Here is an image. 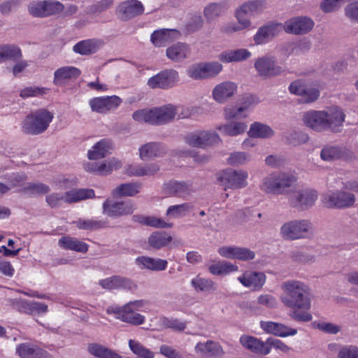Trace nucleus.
<instances>
[{"instance_id": "nucleus-1", "label": "nucleus", "mask_w": 358, "mask_h": 358, "mask_svg": "<svg viewBox=\"0 0 358 358\" xmlns=\"http://www.w3.org/2000/svg\"><path fill=\"white\" fill-rule=\"evenodd\" d=\"M282 293V303L292 309L289 317L297 322H310L312 315L308 312L311 307L310 290L303 282L297 280H288L281 285Z\"/></svg>"}, {"instance_id": "nucleus-2", "label": "nucleus", "mask_w": 358, "mask_h": 358, "mask_svg": "<svg viewBox=\"0 0 358 358\" xmlns=\"http://www.w3.org/2000/svg\"><path fill=\"white\" fill-rule=\"evenodd\" d=\"M78 7L72 3L64 5L57 0H36L28 5V11L34 17L57 16L67 18L75 15Z\"/></svg>"}, {"instance_id": "nucleus-3", "label": "nucleus", "mask_w": 358, "mask_h": 358, "mask_svg": "<svg viewBox=\"0 0 358 358\" xmlns=\"http://www.w3.org/2000/svg\"><path fill=\"white\" fill-rule=\"evenodd\" d=\"M179 106L173 104H166L150 109H141L135 111L132 118L140 123L160 126L173 122L178 114Z\"/></svg>"}, {"instance_id": "nucleus-4", "label": "nucleus", "mask_w": 358, "mask_h": 358, "mask_svg": "<svg viewBox=\"0 0 358 358\" xmlns=\"http://www.w3.org/2000/svg\"><path fill=\"white\" fill-rule=\"evenodd\" d=\"M54 117L53 114L45 108L31 112L22 122V130L29 135H38L45 132Z\"/></svg>"}, {"instance_id": "nucleus-5", "label": "nucleus", "mask_w": 358, "mask_h": 358, "mask_svg": "<svg viewBox=\"0 0 358 358\" xmlns=\"http://www.w3.org/2000/svg\"><path fill=\"white\" fill-rule=\"evenodd\" d=\"M296 181V178L292 175L285 173H272L262 178L259 189L267 194H284L287 192L286 189Z\"/></svg>"}, {"instance_id": "nucleus-6", "label": "nucleus", "mask_w": 358, "mask_h": 358, "mask_svg": "<svg viewBox=\"0 0 358 358\" xmlns=\"http://www.w3.org/2000/svg\"><path fill=\"white\" fill-rule=\"evenodd\" d=\"M313 234V224L308 220H292L282 224L280 236L286 241L308 238Z\"/></svg>"}, {"instance_id": "nucleus-7", "label": "nucleus", "mask_w": 358, "mask_h": 358, "mask_svg": "<svg viewBox=\"0 0 358 358\" xmlns=\"http://www.w3.org/2000/svg\"><path fill=\"white\" fill-rule=\"evenodd\" d=\"M318 199V192L312 188H297L292 191L288 196V204L291 208L304 211L311 208Z\"/></svg>"}, {"instance_id": "nucleus-8", "label": "nucleus", "mask_w": 358, "mask_h": 358, "mask_svg": "<svg viewBox=\"0 0 358 358\" xmlns=\"http://www.w3.org/2000/svg\"><path fill=\"white\" fill-rule=\"evenodd\" d=\"M223 69L218 62H200L189 66L186 73L190 78L201 80L216 77Z\"/></svg>"}, {"instance_id": "nucleus-9", "label": "nucleus", "mask_w": 358, "mask_h": 358, "mask_svg": "<svg viewBox=\"0 0 358 358\" xmlns=\"http://www.w3.org/2000/svg\"><path fill=\"white\" fill-rule=\"evenodd\" d=\"M259 102L260 100L256 95L245 94L240 100V106H227L224 108V118L225 120L246 118L248 117L246 111L250 108L257 105Z\"/></svg>"}, {"instance_id": "nucleus-10", "label": "nucleus", "mask_w": 358, "mask_h": 358, "mask_svg": "<svg viewBox=\"0 0 358 358\" xmlns=\"http://www.w3.org/2000/svg\"><path fill=\"white\" fill-rule=\"evenodd\" d=\"M356 197L354 194L345 190H336L326 193L322 202L329 208H348L354 206Z\"/></svg>"}, {"instance_id": "nucleus-11", "label": "nucleus", "mask_w": 358, "mask_h": 358, "mask_svg": "<svg viewBox=\"0 0 358 358\" xmlns=\"http://www.w3.org/2000/svg\"><path fill=\"white\" fill-rule=\"evenodd\" d=\"M266 8V3L263 0L248 1L243 3L236 10L238 22L244 27H250L251 22L248 17L261 13Z\"/></svg>"}, {"instance_id": "nucleus-12", "label": "nucleus", "mask_w": 358, "mask_h": 358, "mask_svg": "<svg viewBox=\"0 0 358 358\" xmlns=\"http://www.w3.org/2000/svg\"><path fill=\"white\" fill-rule=\"evenodd\" d=\"M184 141L192 147L200 148L221 142L218 134L210 131H198L188 134L184 136Z\"/></svg>"}, {"instance_id": "nucleus-13", "label": "nucleus", "mask_w": 358, "mask_h": 358, "mask_svg": "<svg viewBox=\"0 0 358 358\" xmlns=\"http://www.w3.org/2000/svg\"><path fill=\"white\" fill-rule=\"evenodd\" d=\"M248 173L244 170H226L223 171L219 180L224 188L241 189L248 185Z\"/></svg>"}, {"instance_id": "nucleus-14", "label": "nucleus", "mask_w": 358, "mask_h": 358, "mask_svg": "<svg viewBox=\"0 0 358 358\" xmlns=\"http://www.w3.org/2000/svg\"><path fill=\"white\" fill-rule=\"evenodd\" d=\"M314 27V22L306 16L292 17L285 22L282 29L289 34L304 35L310 31Z\"/></svg>"}, {"instance_id": "nucleus-15", "label": "nucleus", "mask_w": 358, "mask_h": 358, "mask_svg": "<svg viewBox=\"0 0 358 358\" xmlns=\"http://www.w3.org/2000/svg\"><path fill=\"white\" fill-rule=\"evenodd\" d=\"M145 305L143 300H136L127 303L122 306V313L119 317L121 321L138 326L145 322V317L136 311L139 310Z\"/></svg>"}, {"instance_id": "nucleus-16", "label": "nucleus", "mask_w": 358, "mask_h": 358, "mask_svg": "<svg viewBox=\"0 0 358 358\" xmlns=\"http://www.w3.org/2000/svg\"><path fill=\"white\" fill-rule=\"evenodd\" d=\"M327 130L338 132L345 120V114L342 108L331 106L322 110Z\"/></svg>"}, {"instance_id": "nucleus-17", "label": "nucleus", "mask_w": 358, "mask_h": 358, "mask_svg": "<svg viewBox=\"0 0 358 358\" xmlns=\"http://www.w3.org/2000/svg\"><path fill=\"white\" fill-rule=\"evenodd\" d=\"M254 66L258 75L264 78L278 76L284 71L282 67L277 64L273 57H259L255 61Z\"/></svg>"}, {"instance_id": "nucleus-18", "label": "nucleus", "mask_w": 358, "mask_h": 358, "mask_svg": "<svg viewBox=\"0 0 358 358\" xmlns=\"http://www.w3.org/2000/svg\"><path fill=\"white\" fill-rule=\"evenodd\" d=\"M179 80L178 73L174 69H166L151 77L148 85L152 88L169 89L175 86Z\"/></svg>"}, {"instance_id": "nucleus-19", "label": "nucleus", "mask_w": 358, "mask_h": 358, "mask_svg": "<svg viewBox=\"0 0 358 358\" xmlns=\"http://www.w3.org/2000/svg\"><path fill=\"white\" fill-rule=\"evenodd\" d=\"M136 206L132 201H112L107 199L103 204V212L110 217L131 215Z\"/></svg>"}, {"instance_id": "nucleus-20", "label": "nucleus", "mask_w": 358, "mask_h": 358, "mask_svg": "<svg viewBox=\"0 0 358 358\" xmlns=\"http://www.w3.org/2000/svg\"><path fill=\"white\" fill-rule=\"evenodd\" d=\"M167 150L166 146L161 142H148L139 147V158L142 161H150L163 157L167 153Z\"/></svg>"}, {"instance_id": "nucleus-21", "label": "nucleus", "mask_w": 358, "mask_h": 358, "mask_svg": "<svg viewBox=\"0 0 358 358\" xmlns=\"http://www.w3.org/2000/svg\"><path fill=\"white\" fill-rule=\"evenodd\" d=\"M236 83L224 81L215 85L212 90V97L215 102L223 104L231 99L237 92Z\"/></svg>"}, {"instance_id": "nucleus-22", "label": "nucleus", "mask_w": 358, "mask_h": 358, "mask_svg": "<svg viewBox=\"0 0 358 358\" xmlns=\"http://www.w3.org/2000/svg\"><path fill=\"white\" fill-rule=\"evenodd\" d=\"M194 351L201 357L206 358H222L225 355L222 345L213 340L199 342L194 347Z\"/></svg>"}, {"instance_id": "nucleus-23", "label": "nucleus", "mask_w": 358, "mask_h": 358, "mask_svg": "<svg viewBox=\"0 0 358 358\" xmlns=\"http://www.w3.org/2000/svg\"><path fill=\"white\" fill-rule=\"evenodd\" d=\"M121 102V99L117 96L96 97L90 101V106L93 111L105 113L117 108Z\"/></svg>"}, {"instance_id": "nucleus-24", "label": "nucleus", "mask_w": 358, "mask_h": 358, "mask_svg": "<svg viewBox=\"0 0 358 358\" xmlns=\"http://www.w3.org/2000/svg\"><path fill=\"white\" fill-rule=\"evenodd\" d=\"M120 17L122 20H129L143 13L144 7L138 0H126L117 8Z\"/></svg>"}, {"instance_id": "nucleus-25", "label": "nucleus", "mask_w": 358, "mask_h": 358, "mask_svg": "<svg viewBox=\"0 0 358 358\" xmlns=\"http://www.w3.org/2000/svg\"><path fill=\"white\" fill-rule=\"evenodd\" d=\"M282 24L280 23H271L260 27L253 37L255 43L257 45H262L270 41L279 35L282 31Z\"/></svg>"}, {"instance_id": "nucleus-26", "label": "nucleus", "mask_w": 358, "mask_h": 358, "mask_svg": "<svg viewBox=\"0 0 358 358\" xmlns=\"http://www.w3.org/2000/svg\"><path fill=\"white\" fill-rule=\"evenodd\" d=\"M302 121L306 127L315 131H327L322 110H310L304 112L302 115Z\"/></svg>"}, {"instance_id": "nucleus-27", "label": "nucleus", "mask_w": 358, "mask_h": 358, "mask_svg": "<svg viewBox=\"0 0 358 358\" xmlns=\"http://www.w3.org/2000/svg\"><path fill=\"white\" fill-rule=\"evenodd\" d=\"M238 280L245 287L252 290H259L266 282V275L262 272L247 271L238 278Z\"/></svg>"}, {"instance_id": "nucleus-28", "label": "nucleus", "mask_w": 358, "mask_h": 358, "mask_svg": "<svg viewBox=\"0 0 358 358\" xmlns=\"http://www.w3.org/2000/svg\"><path fill=\"white\" fill-rule=\"evenodd\" d=\"M80 74L81 71L75 66H62L55 71L53 83L57 86H62L69 81L77 79Z\"/></svg>"}, {"instance_id": "nucleus-29", "label": "nucleus", "mask_w": 358, "mask_h": 358, "mask_svg": "<svg viewBox=\"0 0 358 358\" xmlns=\"http://www.w3.org/2000/svg\"><path fill=\"white\" fill-rule=\"evenodd\" d=\"M99 285L106 289H124L132 290L136 285L129 278L120 275H113L99 280Z\"/></svg>"}, {"instance_id": "nucleus-30", "label": "nucleus", "mask_w": 358, "mask_h": 358, "mask_svg": "<svg viewBox=\"0 0 358 358\" xmlns=\"http://www.w3.org/2000/svg\"><path fill=\"white\" fill-rule=\"evenodd\" d=\"M239 341L244 348L255 354L266 355L270 352V350L266 345V341L263 342L257 338L243 335L241 336Z\"/></svg>"}, {"instance_id": "nucleus-31", "label": "nucleus", "mask_w": 358, "mask_h": 358, "mask_svg": "<svg viewBox=\"0 0 358 358\" xmlns=\"http://www.w3.org/2000/svg\"><path fill=\"white\" fill-rule=\"evenodd\" d=\"M191 55L190 46L185 43L178 42L169 46L166 50V57L173 62H182L189 58Z\"/></svg>"}, {"instance_id": "nucleus-32", "label": "nucleus", "mask_w": 358, "mask_h": 358, "mask_svg": "<svg viewBox=\"0 0 358 358\" xmlns=\"http://www.w3.org/2000/svg\"><path fill=\"white\" fill-rule=\"evenodd\" d=\"M113 149V141L103 138L95 143L87 152V157L90 160H97L106 157Z\"/></svg>"}, {"instance_id": "nucleus-33", "label": "nucleus", "mask_w": 358, "mask_h": 358, "mask_svg": "<svg viewBox=\"0 0 358 358\" xmlns=\"http://www.w3.org/2000/svg\"><path fill=\"white\" fill-rule=\"evenodd\" d=\"M103 45V42L100 39H87L75 44L73 51L80 55H90L96 52Z\"/></svg>"}, {"instance_id": "nucleus-34", "label": "nucleus", "mask_w": 358, "mask_h": 358, "mask_svg": "<svg viewBox=\"0 0 358 358\" xmlns=\"http://www.w3.org/2000/svg\"><path fill=\"white\" fill-rule=\"evenodd\" d=\"M251 55L248 50L239 48L223 51L218 55V59L224 63L241 62L247 60Z\"/></svg>"}, {"instance_id": "nucleus-35", "label": "nucleus", "mask_w": 358, "mask_h": 358, "mask_svg": "<svg viewBox=\"0 0 358 358\" xmlns=\"http://www.w3.org/2000/svg\"><path fill=\"white\" fill-rule=\"evenodd\" d=\"M229 122L220 124L217 129L223 134L227 136H237L245 133L248 126L243 121L238 120H227Z\"/></svg>"}, {"instance_id": "nucleus-36", "label": "nucleus", "mask_w": 358, "mask_h": 358, "mask_svg": "<svg viewBox=\"0 0 358 358\" xmlns=\"http://www.w3.org/2000/svg\"><path fill=\"white\" fill-rule=\"evenodd\" d=\"M261 327L266 331L280 337L294 336L296 334L297 330L287 327L283 324L273 322H262Z\"/></svg>"}, {"instance_id": "nucleus-37", "label": "nucleus", "mask_w": 358, "mask_h": 358, "mask_svg": "<svg viewBox=\"0 0 358 358\" xmlns=\"http://www.w3.org/2000/svg\"><path fill=\"white\" fill-rule=\"evenodd\" d=\"M136 265L141 269H148L151 271H164L168 265L165 259H155L153 257L141 256L136 259Z\"/></svg>"}, {"instance_id": "nucleus-38", "label": "nucleus", "mask_w": 358, "mask_h": 358, "mask_svg": "<svg viewBox=\"0 0 358 358\" xmlns=\"http://www.w3.org/2000/svg\"><path fill=\"white\" fill-rule=\"evenodd\" d=\"M16 353L21 358H49L46 351L29 343L18 345L16 348Z\"/></svg>"}, {"instance_id": "nucleus-39", "label": "nucleus", "mask_w": 358, "mask_h": 358, "mask_svg": "<svg viewBox=\"0 0 358 358\" xmlns=\"http://www.w3.org/2000/svg\"><path fill=\"white\" fill-rule=\"evenodd\" d=\"M180 34L176 29L155 31L151 36V41L157 47L164 46L167 43L178 38Z\"/></svg>"}, {"instance_id": "nucleus-40", "label": "nucleus", "mask_w": 358, "mask_h": 358, "mask_svg": "<svg viewBox=\"0 0 358 358\" xmlns=\"http://www.w3.org/2000/svg\"><path fill=\"white\" fill-rule=\"evenodd\" d=\"M173 237L165 231H157L152 233L148 238V243L150 248L160 250L168 246L172 241Z\"/></svg>"}, {"instance_id": "nucleus-41", "label": "nucleus", "mask_w": 358, "mask_h": 358, "mask_svg": "<svg viewBox=\"0 0 358 358\" xmlns=\"http://www.w3.org/2000/svg\"><path fill=\"white\" fill-rule=\"evenodd\" d=\"M58 245L65 250H73L78 252L85 253L88 250L87 243L68 236L60 238L58 241Z\"/></svg>"}, {"instance_id": "nucleus-42", "label": "nucleus", "mask_w": 358, "mask_h": 358, "mask_svg": "<svg viewBox=\"0 0 358 358\" xmlns=\"http://www.w3.org/2000/svg\"><path fill=\"white\" fill-rule=\"evenodd\" d=\"M248 134L252 138H268L274 135V131L266 124L255 122L251 124Z\"/></svg>"}, {"instance_id": "nucleus-43", "label": "nucleus", "mask_w": 358, "mask_h": 358, "mask_svg": "<svg viewBox=\"0 0 358 358\" xmlns=\"http://www.w3.org/2000/svg\"><path fill=\"white\" fill-rule=\"evenodd\" d=\"M141 188V184L139 182L123 183L115 188L112 194L117 197L134 196L140 192Z\"/></svg>"}, {"instance_id": "nucleus-44", "label": "nucleus", "mask_w": 358, "mask_h": 358, "mask_svg": "<svg viewBox=\"0 0 358 358\" xmlns=\"http://www.w3.org/2000/svg\"><path fill=\"white\" fill-rule=\"evenodd\" d=\"M167 188L171 194L180 197L189 196L193 191L191 183L185 181H171Z\"/></svg>"}, {"instance_id": "nucleus-45", "label": "nucleus", "mask_w": 358, "mask_h": 358, "mask_svg": "<svg viewBox=\"0 0 358 358\" xmlns=\"http://www.w3.org/2000/svg\"><path fill=\"white\" fill-rule=\"evenodd\" d=\"M65 203H71L93 198L94 192L92 189H76L64 193Z\"/></svg>"}, {"instance_id": "nucleus-46", "label": "nucleus", "mask_w": 358, "mask_h": 358, "mask_svg": "<svg viewBox=\"0 0 358 358\" xmlns=\"http://www.w3.org/2000/svg\"><path fill=\"white\" fill-rule=\"evenodd\" d=\"M133 220L145 226L159 229L171 228L173 225L171 223L166 222L162 218L153 216L134 215Z\"/></svg>"}, {"instance_id": "nucleus-47", "label": "nucleus", "mask_w": 358, "mask_h": 358, "mask_svg": "<svg viewBox=\"0 0 358 358\" xmlns=\"http://www.w3.org/2000/svg\"><path fill=\"white\" fill-rule=\"evenodd\" d=\"M88 351L96 358H123L112 350L96 343L90 344Z\"/></svg>"}, {"instance_id": "nucleus-48", "label": "nucleus", "mask_w": 358, "mask_h": 358, "mask_svg": "<svg viewBox=\"0 0 358 358\" xmlns=\"http://www.w3.org/2000/svg\"><path fill=\"white\" fill-rule=\"evenodd\" d=\"M196 292H212L217 289V284L210 279L196 277L191 280Z\"/></svg>"}, {"instance_id": "nucleus-49", "label": "nucleus", "mask_w": 358, "mask_h": 358, "mask_svg": "<svg viewBox=\"0 0 358 358\" xmlns=\"http://www.w3.org/2000/svg\"><path fill=\"white\" fill-rule=\"evenodd\" d=\"M73 223L78 229L89 231L97 230L108 226V222L106 220L78 219Z\"/></svg>"}, {"instance_id": "nucleus-50", "label": "nucleus", "mask_w": 358, "mask_h": 358, "mask_svg": "<svg viewBox=\"0 0 358 358\" xmlns=\"http://www.w3.org/2000/svg\"><path fill=\"white\" fill-rule=\"evenodd\" d=\"M194 206L190 203H183L182 204L171 206L168 208L166 215L173 218L182 217L186 216L192 211Z\"/></svg>"}, {"instance_id": "nucleus-51", "label": "nucleus", "mask_w": 358, "mask_h": 358, "mask_svg": "<svg viewBox=\"0 0 358 358\" xmlns=\"http://www.w3.org/2000/svg\"><path fill=\"white\" fill-rule=\"evenodd\" d=\"M130 350L137 356V358H154L155 352L143 345L135 340L129 341Z\"/></svg>"}, {"instance_id": "nucleus-52", "label": "nucleus", "mask_w": 358, "mask_h": 358, "mask_svg": "<svg viewBox=\"0 0 358 358\" xmlns=\"http://www.w3.org/2000/svg\"><path fill=\"white\" fill-rule=\"evenodd\" d=\"M208 270L212 274L220 275L236 271L238 266L235 264L223 261L212 264L209 266Z\"/></svg>"}, {"instance_id": "nucleus-53", "label": "nucleus", "mask_w": 358, "mask_h": 358, "mask_svg": "<svg viewBox=\"0 0 358 358\" xmlns=\"http://www.w3.org/2000/svg\"><path fill=\"white\" fill-rule=\"evenodd\" d=\"M122 162L117 158L112 157L100 163L99 175L108 176L113 171H117L122 167Z\"/></svg>"}, {"instance_id": "nucleus-54", "label": "nucleus", "mask_w": 358, "mask_h": 358, "mask_svg": "<svg viewBox=\"0 0 358 358\" xmlns=\"http://www.w3.org/2000/svg\"><path fill=\"white\" fill-rule=\"evenodd\" d=\"M224 10V5L221 3H211L206 6L203 10L204 16L208 22H211L221 16Z\"/></svg>"}, {"instance_id": "nucleus-55", "label": "nucleus", "mask_w": 358, "mask_h": 358, "mask_svg": "<svg viewBox=\"0 0 358 358\" xmlns=\"http://www.w3.org/2000/svg\"><path fill=\"white\" fill-rule=\"evenodd\" d=\"M341 156V150L339 147L326 145L320 152V157L325 162H333L338 159Z\"/></svg>"}, {"instance_id": "nucleus-56", "label": "nucleus", "mask_w": 358, "mask_h": 358, "mask_svg": "<svg viewBox=\"0 0 358 358\" xmlns=\"http://www.w3.org/2000/svg\"><path fill=\"white\" fill-rule=\"evenodd\" d=\"M3 52L4 61H17L22 55L20 48L15 45H6L1 46Z\"/></svg>"}, {"instance_id": "nucleus-57", "label": "nucleus", "mask_w": 358, "mask_h": 358, "mask_svg": "<svg viewBox=\"0 0 358 358\" xmlns=\"http://www.w3.org/2000/svg\"><path fill=\"white\" fill-rule=\"evenodd\" d=\"M251 160V156L245 152H234L230 154L227 162L231 166L243 165Z\"/></svg>"}, {"instance_id": "nucleus-58", "label": "nucleus", "mask_w": 358, "mask_h": 358, "mask_svg": "<svg viewBox=\"0 0 358 358\" xmlns=\"http://www.w3.org/2000/svg\"><path fill=\"white\" fill-rule=\"evenodd\" d=\"M160 325L164 328H170L175 331H183L187 327V322L178 319L160 318Z\"/></svg>"}, {"instance_id": "nucleus-59", "label": "nucleus", "mask_w": 358, "mask_h": 358, "mask_svg": "<svg viewBox=\"0 0 358 358\" xmlns=\"http://www.w3.org/2000/svg\"><path fill=\"white\" fill-rule=\"evenodd\" d=\"M320 92L315 87L306 86L304 92L301 95V102L304 103H310L318 99Z\"/></svg>"}, {"instance_id": "nucleus-60", "label": "nucleus", "mask_w": 358, "mask_h": 358, "mask_svg": "<svg viewBox=\"0 0 358 358\" xmlns=\"http://www.w3.org/2000/svg\"><path fill=\"white\" fill-rule=\"evenodd\" d=\"M48 89L37 86H30L20 91V96L22 99L42 96L47 93Z\"/></svg>"}, {"instance_id": "nucleus-61", "label": "nucleus", "mask_w": 358, "mask_h": 358, "mask_svg": "<svg viewBox=\"0 0 358 358\" xmlns=\"http://www.w3.org/2000/svg\"><path fill=\"white\" fill-rule=\"evenodd\" d=\"M290 258L294 262L306 264L315 260L313 255L301 250H294L290 254Z\"/></svg>"}, {"instance_id": "nucleus-62", "label": "nucleus", "mask_w": 358, "mask_h": 358, "mask_svg": "<svg viewBox=\"0 0 358 358\" xmlns=\"http://www.w3.org/2000/svg\"><path fill=\"white\" fill-rule=\"evenodd\" d=\"M338 358H358V347L346 345L341 347L337 354Z\"/></svg>"}, {"instance_id": "nucleus-63", "label": "nucleus", "mask_w": 358, "mask_h": 358, "mask_svg": "<svg viewBox=\"0 0 358 358\" xmlns=\"http://www.w3.org/2000/svg\"><path fill=\"white\" fill-rule=\"evenodd\" d=\"M45 200L50 207L58 208L65 202V195L64 194L54 192L47 195Z\"/></svg>"}, {"instance_id": "nucleus-64", "label": "nucleus", "mask_w": 358, "mask_h": 358, "mask_svg": "<svg viewBox=\"0 0 358 358\" xmlns=\"http://www.w3.org/2000/svg\"><path fill=\"white\" fill-rule=\"evenodd\" d=\"M345 15L350 21L358 23V0L352 1L345 6Z\"/></svg>"}]
</instances>
